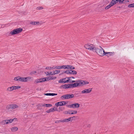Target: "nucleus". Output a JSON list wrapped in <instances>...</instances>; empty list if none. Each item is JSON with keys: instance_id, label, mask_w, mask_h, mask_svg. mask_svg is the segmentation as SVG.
Wrapping results in <instances>:
<instances>
[{"instance_id": "c756f323", "label": "nucleus", "mask_w": 134, "mask_h": 134, "mask_svg": "<svg viewBox=\"0 0 134 134\" xmlns=\"http://www.w3.org/2000/svg\"><path fill=\"white\" fill-rule=\"evenodd\" d=\"M0 124L2 125H4L5 124H7L6 120L2 121L0 122Z\"/></svg>"}, {"instance_id": "9d476101", "label": "nucleus", "mask_w": 134, "mask_h": 134, "mask_svg": "<svg viewBox=\"0 0 134 134\" xmlns=\"http://www.w3.org/2000/svg\"><path fill=\"white\" fill-rule=\"evenodd\" d=\"M22 77L20 76H18L15 77L14 80L15 81H19L21 82Z\"/></svg>"}, {"instance_id": "4c0bfd02", "label": "nucleus", "mask_w": 134, "mask_h": 134, "mask_svg": "<svg viewBox=\"0 0 134 134\" xmlns=\"http://www.w3.org/2000/svg\"><path fill=\"white\" fill-rule=\"evenodd\" d=\"M129 7H134V3L130 4L128 6Z\"/></svg>"}, {"instance_id": "393cba45", "label": "nucleus", "mask_w": 134, "mask_h": 134, "mask_svg": "<svg viewBox=\"0 0 134 134\" xmlns=\"http://www.w3.org/2000/svg\"><path fill=\"white\" fill-rule=\"evenodd\" d=\"M40 79H41V80H40L41 82H44L45 81H47L46 77L44 78H41Z\"/></svg>"}, {"instance_id": "1a4fd4ad", "label": "nucleus", "mask_w": 134, "mask_h": 134, "mask_svg": "<svg viewBox=\"0 0 134 134\" xmlns=\"http://www.w3.org/2000/svg\"><path fill=\"white\" fill-rule=\"evenodd\" d=\"M6 109L8 111H12V109L11 104L7 105L6 107Z\"/></svg>"}, {"instance_id": "a878e982", "label": "nucleus", "mask_w": 134, "mask_h": 134, "mask_svg": "<svg viewBox=\"0 0 134 134\" xmlns=\"http://www.w3.org/2000/svg\"><path fill=\"white\" fill-rule=\"evenodd\" d=\"M14 90H16L20 88H21V86H13Z\"/></svg>"}, {"instance_id": "ddd939ff", "label": "nucleus", "mask_w": 134, "mask_h": 134, "mask_svg": "<svg viewBox=\"0 0 134 134\" xmlns=\"http://www.w3.org/2000/svg\"><path fill=\"white\" fill-rule=\"evenodd\" d=\"M56 77L54 76H49L48 77H47V80H54L56 78Z\"/></svg>"}, {"instance_id": "69168bd1", "label": "nucleus", "mask_w": 134, "mask_h": 134, "mask_svg": "<svg viewBox=\"0 0 134 134\" xmlns=\"http://www.w3.org/2000/svg\"><path fill=\"white\" fill-rule=\"evenodd\" d=\"M109 1H107L106 3H107V4H108V3H109Z\"/></svg>"}, {"instance_id": "39448f33", "label": "nucleus", "mask_w": 134, "mask_h": 134, "mask_svg": "<svg viewBox=\"0 0 134 134\" xmlns=\"http://www.w3.org/2000/svg\"><path fill=\"white\" fill-rule=\"evenodd\" d=\"M104 54L105 55L107 56L108 58H110L114 55L115 54V53L114 52H106Z\"/></svg>"}, {"instance_id": "2f4dec72", "label": "nucleus", "mask_w": 134, "mask_h": 134, "mask_svg": "<svg viewBox=\"0 0 134 134\" xmlns=\"http://www.w3.org/2000/svg\"><path fill=\"white\" fill-rule=\"evenodd\" d=\"M71 114H76L77 113V111L76 110H71Z\"/></svg>"}, {"instance_id": "de8ad7c7", "label": "nucleus", "mask_w": 134, "mask_h": 134, "mask_svg": "<svg viewBox=\"0 0 134 134\" xmlns=\"http://www.w3.org/2000/svg\"><path fill=\"white\" fill-rule=\"evenodd\" d=\"M62 68H63L64 69H66L67 68L66 67V65H63L62 66Z\"/></svg>"}, {"instance_id": "58836bf2", "label": "nucleus", "mask_w": 134, "mask_h": 134, "mask_svg": "<svg viewBox=\"0 0 134 134\" xmlns=\"http://www.w3.org/2000/svg\"><path fill=\"white\" fill-rule=\"evenodd\" d=\"M83 86L89 83V82L83 80Z\"/></svg>"}, {"instance_id": "7ed1b4c3", "label": "nucleus", "mask_w": 134, "mask_h": 134, "mask_svg": "<svg viewBox=\"0 0 134 134\" xmlns=\"http://www.w3.org/2000/svg\"><path fill=\"white\" fill-rule=\"evenodd\" d=\"M121 0H112L109 4L105 7V9H108L112 6L116 4L119 1L120 2Z\"/></svg>"}, {"instance_id": "3c124183", "label": "nucleus", "mask_w": 134, "mask_h": 134, "mask_svg": "<svg viewBox=\"0 0 134 134\" xmlns=\"http://www.w3.org/2000/svg\"><path fill=\"white\" fill-rule=\"evenodd\" d=\"M48 75H54L53 73H52V72H49V73L48 74Z\"/></svg>"}, {"instance_id": "423d86ee", "label": "nucleus", "mask_w": 134, "mask_h": 134, "mask_svg": "<svg viewBox=\"0 0 134 134\" xmlns=\"http://www.w3.org/2000/svg\"><path fill=\"white\" fill-rule=\"evenodd\" d=\"M83 80H79L75 81V82L77 83V85L79 86H81L83 85Z\"/></svg>"}, {"instance_id": "e433bc0d", "label": "nucleus", "mask_w": 134, "mask_h": 134, "mask_svg": "<svg viewBox=\"0 0 134 134\" xmlns=\"http://www.w3.org/2000/svg\"><path fill=\"white\" fill-rule=\"evenodd\" d=\"M72 88L74 87H76L78 86L77 85V83H72Z\"/></svg>"}, {"instance_id": "c03bdc74", "label": "nucleus", "mask_w": 134, "mask_h": 134, "mask_svg": "<svg viewBox=\"0 0 134 134\" xmlns=\"http://www.w3.org/2000/svg\"><path fill=\"white\" fill-rule=\"evenodd\" d=\"M60 122H63L62 120H57L55 122V123H58Z\"/></svg>"}, {"instance_id": "72a5a7b5", "label": "nucleus", "mask_w": 134, "mask_h": 134, "mask_svg": "<svg viewBox=\"0 0 134 134\" xmlns=\"http://www.w3.org/2000/svg\"><path fill=\"white\" fill-rule=\"evenodd\" d=\"M40 80L41 79H36L35 81V83H37L39 82H40Z\"/></svg>"}, {"instance_id": "b1692460", "label": "nucleus", "mask_w": 134, "mask_h": 134, "mask_svg": "<svg viewBox=\"0 0 134 134\" xmlns=\"http://www.w3.org/2000/svg\"><path fill=\"white\" fill-rule=\"evenodd\" d=\"M54 111V108H51L49 110H47L46 111V112L47 113H50V112H53Z\"/></svg>"}, {"instance_id": "cd10ccee", "label": "nucleus", "mask_w": 134, "mask_h": 134, "mask_svg": "<svg viewBox=\"0 0 134 134\" xmlns=\"http://www.w3.org/2000/svg\"><path fill=\"white\" fill-rule=\"evenodd\" d=\"M71 110H69L68 111H65L64 112V113L65 114H71Z\"/></svg>"}, {"instance_id": "dca6fc26", "label": "nucleus", "mask_w": 134, "mask_h": 134, "mask_svg": "<svg viewBox=\"0 0 134 134\" xmlns=\"http://www.w3.org/2000/svg\"><path fill=\"white\" fill-rule=\"evenodd\" d=\"M11 105H12V109L17 108L19 107V106L18 105L14 104H11Z\"/></svg>"}, {"instance_id": "f03ea898", "label": "nucleus", "mask_w": 134, "mask_h": 134, "mask_svg": "<svg viewBox=\"0 0 134 134\" xmlns=\"http://www.w3.org/2000/svg\"><path fill=\"white\" fill-rule=\"evenodd\" d=\"M22 31V29L20 28H17L11 31L10 32V34L12 35L18 34L21 32Z\"/></svg>"}, {"instance_id": "aec40b11", "label": "nucleus", "mask_w": 134, "mask_h": 134, "mask_svg": "<svg viewBox=\"0 0 134 134\" xmlns=\"http://www.w3.org/2000/svg\"><path fill=\"white\" fill-rule=\"evenodd\" d=\"M70 74L75 75L77 74V72L75 70H70Z\"/></svg>"}, {"instance_id": "774afa93", "label": "nucleus", "mask_w": 134, "mask_h": 134, "mask_svg": "<svg viewBox=\"0 0 134 134\" xmlns=\"http://www.w3.org/2000/svg\"><path fill=\"white\" fill-rule=\"evenodd\" d=\"M75 118H73V119L74 120H75Z\"/></svg>"}, {"instance_id": "c85d7f7f", "label": "nucleus", "mask_w": 134, "mask_h": 134, "mask_svg": "<svg viewBox=\"0 0 134 134\" xmlns=\"http://www.w3.org/2000/svg\"><path fill=\"white\" fill-rule=\"evenodd\" d=\"M32 77H25L26 82L30 81V80L31 79Z\"/></svg>"}, {"instance_id": "49530a36", "label": "nucleus", "mask_w": 134, "mask_h": 134, "mask_svg": "<svg viewBox=\"0 0 134 134\" xmlns=\"http://www.w3.org/2000/svg\"><path fill=\"white\" fill-rule=\"evenodd\" d=\"M55 68L57 69H62V66H56Z\"/></svg>"}, {"instance_id": "4468645a", "label": "nucleus", "mask_w": 134, "mask_h": 134, "mask_svg": "<svg viewBox=\"0 0 134 134\" xmlns=\"http://www.w3.org/2000/svg\"><path fill=\"white\" fill-rule=\"evenodd\" d=\"M60 88H62L63 89H68V85L65 84L62 85L60 87Z\"/></svg>"}, {"instance_id": "a211bd4d", "label": "nucleus", "mask_w": 134, "mask_h": 134, "mask_svg": "<svg viewBox=\"0 0 134 134\" xmlns=\"http://www.w3.org/2000/svg\"><path fill=\"white\" fill-rule=\"evenodd\" d=\"M42 106L43 107H52V105L51 104H42Z\"/></svg>"}, {"instance_id": "f8f14e48", "label": "nucleus", "mask_w": 134, "mask_h": 134, "mask_svg": "<svg viewBox=\"0 0 134 134\" xmlns=\"http://www.w3.org/2000/svg\"><path fill=\"white\" fill-rule=\"evenodd\" d=\"M76 117L75 116H74L73 117H71L69 118L68 119H65L63 120H62L63 122H68L69 121H70L71 119L72 118H75Z\"/></svg>"}, {"instance_id": "09e8293b", "label": "nucleus", "mask_w": 134, "mask_h": 134, "mask_svg": "<svg viewBox=\"0 0 134 134\" xmlns=\"http://www.w3.org/2000/svg\"><path fill=\"white\" fill-rule=\"evenodd\" d=\"M75 67L73 66L70 65V69L71 70H73L75 69Z\"/></svg>"}, {"instance_id": "864d4df0", "label": "nucleus", "mask_w": 134, "mask_h": 134, "mask_svg": "<svg viewBox=\"0 0 134 134\" xmlns=\"http://www.w3.org/2000/svg\"><path fill=\"white\" fill-rule=\"evenodd\" d=\"M65 78H66V79H68V80H69V81H72L70 79L71 78V77H66Z\"/></svg>"}, {"instance_id": "680f3d73", "label": "nucleus", "mask_w": 134, "mask_h": 134, "mask_svg": "<svg viewBox=\"0 0 134 134\" xmlns=\"http://www.w3.org/2000/svg\"><path fill=\"white\" fill-rule=\"evenodd\" d=\"M64 95L62 96L61 97V98L62 99L64 98Z\"/></svg>"}, {"instance_id": "13d9d810", "label": "nucleus", "mask_w": 134, "mask_h": 134, "mask_svg": "<svg viewBox=\"0 0 134 134\" xmlns=\"http://www.w3.org/2000/svg\"><path fill=\"white\" fill-rule=\"evenodd\" d=\"M66 106L67 107H70V108H71V105H67Z\"/></svg>"}, {"instance_id": "20e7f679", "label": "nucleus", "mask_w": 134, "mask_h": 134, "mask_svg": "<svg viewBox=\"0 0 134 134\" xmlns=\"http://www.w3.org/2000/svg\"><path fill=\"white\" fill-rule=\"evenodd\" d=\"M84 47L87 49L90 50H91L94 51V49H95V47H94L92 44H86L84 46Z\"/></svg>"}, {"instance_id": "2eb2a0df", "label": "nucleus", "mask_w": 134, "mask_h": 134, "mask_svg": "<svg viewBox=\"0 0 134 134\" xmlns=\"http://www.w3.org/2000/svg\"><path fill=\"white\" fill-rule=\"evenodd\" d=\"M67 99L72 98L74 97V95L73 94H67Z\"/></svg>"}, {"instance_id": "0eeeda50", "label": "nucleus", "mask_w": 134, "mask_h": 134, "mask_svg": "<svg viewBox=\"0 0 134 134\" xmlns=\"http://www.w3.org/2000/svg\"><path fill=\"white\" fill-rule=\"evenodd\" d=\"M92 88L85 89L81 91L82 93H90L92 91Z\"/></svg>"}, {"instance_id": "338daca9", "label": "nucleus", "mask_w": 134, "mask_h": 134, "mask_svg": "<svg viewBox=\"0 0 134 134\" xmlns=\"http://www.w3.org/2000/svg\"><path fill=\"white\" fill-rule=\"evenodd\" d=\"M71 77V78H73V79H74L75 78L73 77Z\"/></svg>"}, {"instance_id": "f257e3e1", "label": "nucleus", "mask_w": 134, "mask_h": 134, "mask_svg": "<svg viewBox=\"0 0 134 134\" xmlns=\"http://www.w3.org/2000/svg\"><path fill=\"white\" fill-rule=\"evenodd\" d=\"M100 47L101 48V49L97 48L95 47V49H94V52H96L98 55L100 56H102L105 55L104 53L105 52L102 48L101 47Z\"/></svg>"}, {"instance_id": "052dcab7", "label": "nucleus", "mask_w": 134, "mask_h": 134, "mask_svg": "<svg viewBox=\"0 0 134 134\" xmlns=\"http://www.w3.org/2000/svg\"><path fill=\"white\" fill-rule=\"evenodd\" d=\"M64 98L65 99H67V96L66 94L64 95Z\"/></svg>"}, {"instance_id": "9b49d317", "label": "nucleus", "mask_w": 134, "mask_h": 134, "mask_svg": "<svg viewBox=\"0 0 134 134\" xmlns=\"http://www.w3.org/2000/svg\"><path fill=\"white\" fill-rule=\"evenodd\" d=\"M64 102V101H63L60 102H59L55 103V105L57 107L59 106H63V103Z\"/></svg>"}, {"instance_id": "4be33fe9", "label": "nucleus", "mask_w": 134, "mask_h": 134, "mask_svg": "<svg viewBox=\"0 0 134 134\" xmlns=\"http://www.w3.org/2000/svg\"><path fill=\"white\" fill-rule=\"evenodd\" d=\"M129 2V1L127 0H121V1H120H120H119V3L120 4L125 3H126L128 2Z\"/></svg>"}, {"instance_id": "4d7b16f0", "label": "nucleus", "mask_w": 134, "mask_h": 134, "mask_svg": "<svg viewBox=\"0 0 134 134\" xmlns=\"http://www.w3.org/2000/svg\"><path fill=\"white\" fill-rule=\"evenodd\" d=\"M17 119L16 118L13 119H12V121H17Z\"/></svg>"}, {"instance_id": "c9c22d12", "label": "nucleus", "mask_w": 134, "mask_h": 134, "mask_svg": "<svg viewBox=\"0 0 134 134\" xmlns=\"http://www.w3.org/2000/svg\"><path fill=\"white\" fill-rule=\"evenodd\" d=\"M6 121H7V124H8L9 123H11L12 122V119H10L9 120H7Z\"/></svg>"}, {"instance_id": "ea45409f", "label": "nucleus", "mask_w": 134, "mask_h": 134, "mask_svg": "<svg viewBox=\"0 0 134 134\" xmlns=\"http://www.w3.org/2000/svg\"><path fill=\"white\" fill-rule=\"evenodd\" d=\"M43 9V8L42 7H37L36 9L37 10H39L42 9Z\"/></svg>"}, {"instance_id": "f704fd0d", "label": "nucleus", "mask_w": 134, "mask_h": 134, "mask_svg": "<svg viewBox=\"0 0 134 134\" xmlns=\"http://www.w3.org/2000/svg\"><path fill=\"white\" fill-rule=\"evenodd\" d=\"M70 70H67L65 71H63V72L61 74H63L64 73H66L67 74H70Z\"/></svg>"}, {"instance_id": "0e129e2a", "label": "nucleus", "mask_w": 134, "mask_h": 134, "mask_svg": "<svg viewBox=\"0 0 134 134\" xmlns=\"http://www.w3.org/2000/svg\"><path fill=\"white\" fill-rule=\"evenodd\" d=\"M45 73L47 75H48V74L49 72H45Z\"/></svg>"}, {"instance_id": "8fccbe9b", "label": "nucleus", "mask_w": 134, "mask_h": 134, "mask_svg": "<svg viewBox=\"0 0 134 134\" xmlns=\"http://www.w3.org/2000/svg\"><path fill=\"white\" fill-rule=\"evenodd\" d=\"M80 92L79 91H77L76 92V93L75 94V95H76L78 94H80Z\"/></svg>"}, {"instance_id": "e2e57ef3", "label": "nucleus", "mask_w": 134, "mask_h": 134, "mask_svg": "<svg viewBox=\"0 0 134 134\" xmlns=\"http://www.w3.org/2000/svg\"><path fill=\"white\" fill-rule=\"evenodd\" d=\"M67 102H64V103H63V105H66L67 104Z\"/></svg>"}, {"instance_id": "bb28decb", "label": "nucleus", "mask_w": 134, "mask_h": 134, "mask_svg": "<svg viewBox=\"0 0 134 134\" xmlns=\"http://www.w3.org/2000/svg\"><path fill=\"white\" fill-rule=\"evenodd\" d=\"M75 82V81H69V80H66L64 81L65 83L66 82H69V83H74Z\"/></svg>"}, {"instance_id": "a18cd8bd", "label": "nucleus", "mask_w": 134, "mask_h": 134, "mask_svg": "<svg viewBox=\"0 0 134 134\" xmlns=\"http://www.w3.org/2000/svg\"><path fill=\"white\" fill-rule=\"evenodd\" d=\"M52 93H44V94L46 96H52Z\"/></svg>"}, {"instance_id": "6ab92c4d", "label": "nucleus", "mask_w": 134, "mask_h": 134, "mask_svg": "<svg viewBox=\"0 0 134 134\" xmlns=\"http://www.w3.org/2000/svg\"><path fill=\"white\" fill-rule=\"evenodd\" d=\"M39 23V21H31L30 22V24L34 25H36Z\"/></svg>"}, {"instance_id": "a19ab883", "label": "nucleus", "mask_w": 134, "mask_h": 134, "mask_svg": "<svg viewBox=\"0 0 134 134\" xmlns=\"http://www.w3.org/2000/svg\"><path fill=\"white\" fill-rule=\"evenodd\" d=\"M36 73V71H31L30 73V74L31 75H33Z\"/></svg>"}, {"instance_id": "6e6d98bb", "label": "nucleus", "mask_w": 134, "mask_h": 134, "mask_svg": "<svg viewBox=\"0 0 134 134\" xmlns=\"http://www.w3.org/2000/svg\"><path fill=\"white\" fill-rule=\"evenodd\" d=\"M46 69H47L51 70V67H46Z\"/></svg>"}, {"instance_id": "412c9836", "label": "nucleus", "mask_w": 134, "mask_h": 134, "mask_svg": "<svg viewBox=\"0 0 134 134\" xmlns=\"http://www.w3.org/2000/svg\"><path fill=\"white\" fill-rule=\"evenodd\" d=\"M66 79V78H65L61 79L58 82L59 83H65L64 81Z\"/></svg>"}, {"instance_id": "6e6552de", "label": "nucleus", "mask_w": 134, "mask_h": 134, "mask_svg": "<svg viewBox=\"0 0 134 134\" xmlns=\"http://www.w3.org/2000/svg\"><path fill=\"white\" fill-rule=\"evenodd\" d=\"M80 104L78 103H74L71 104V108H78L80 107Z\"/></svg>"}, {"instance_id": "bf43d9fd", "label": "nucleus", "mask_w": 134, "mask_h": 134, "mask_svg": "<svg viewBox=\"0 0 134 134\" xmlns=\"http://www.w3.org/2000/svg\"><path fill=\"white\" fill-rule=\"evenodd\" d=\"M52 96L57 95V94L55 93H52Z\"/></svg>"}, {"instance_id": "603ef678", "label": "nucleus", "mask_w": 134, "mask_h": 134, "mask_svg": "<svg viewBox=\"0 0 134 134\" xmlns=\"http://www.w3.org/2000/svg\"><path fill=\"white\" fill-rule=\"evenodd\" d=\"M53 108H54V111H58V109L56 107H54Z\"/></svg>"}, {"instance_id": "5701e85b", "label": "nucleus", "mask_w": 134, "mask_h": 134, "mask_svg": "<svg viewBox=\"0 0 134 134\" xmlns=\"http://www.w3.org/2000/svg\"><path fill=\"white\" fill-rule=\"evenodd\" d=\"M18 129L17 127H13L11 128V130L12 132H15L18 130Z\"/></svg>"}, {"instance_id": "473e14b6", "label": "nucleus", "mask_w": 134, "mask_h": 134, "mask_svg": "<svg viewBox=\"0 0 134 134\" xmlns=\"http://www.w3.org/2000/svg\"><path fill=\"white\" fill-rule=\"evenodd\" d=\"M40 80L41 79H36L35 81V83H37L39 82H40Z\"/></svg>"}, {"instance_id": "79ce46f5", "label": "nucleus", "mask_w": 134, "mask_h": 134, "mask_svg": "<svg viewBox=\"0 0 134 134\" xmlns=\"http://www.w3.org/2000/svg\"><path fill=\"white\" fill-rule=\"evenodd\" d=\"M25 79V77H22L21 82H25L26 81Z\"/></svg>"}, {"instance_id": "37998d69", "label": "nucleus", "mask_w": 134, "mask_h": 134, "mask_svg": "<svg viewBox=\"0 0 134 134\" xmlns=\"http://www.w3.org/2000/svg\"><path fill=\"white\" fill-rule=\"evenodd\" d=\"M68 85L69 88H72V83L69 84Z\"/></svg>"}, {"instance_id": "f3484780", "label": "nucleus", "mask_w": 134, "mask_h": 134, "mask_svg": "<svg viewBox=\"0 0 134 134\" xmlns=\"http://www.w3.org/2000/svg\"><path fill=\"white\" fill-rule=\"evenodd\" d=\"M14 90L13 86H12L8 87L7 90V91H11Z\"/></svg>"}, {"instance_id": "7c9ffc66", "label": "nucleus", "mask_w": 134, "mask_h": 134, "mask_svg": "<svg viewBox=\"0 0 134 134\" xmlns=\"http://www.w3.org/2000/svg\"><path fill=\"white\" fill-rule=\"evenodd\" d=\"M60 72V71L59 70H56L55 71H54V72H53L54 75L55 74H59Z\"/></svg>"}, {"instance_id": "5fc2aeb1", "label": "nucleus", "mask_w": 134, "mask_h": 134, "mask_svg": "<svg viewBox=\"0 0 134 134\" xmlns=\"http://www.w3.org/2000/svg\"><path fill=\"white\" fill-rule=\"evenodd\" d=\"M70 65H66V67L67 68H66V69H70Z\"/></svg>"}]
</instances>
